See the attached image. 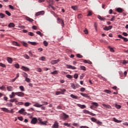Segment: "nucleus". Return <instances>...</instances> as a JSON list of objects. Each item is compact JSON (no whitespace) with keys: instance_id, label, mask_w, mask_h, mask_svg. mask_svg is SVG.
I'll list each match as a JSON object with an SVG mask.
<instances>
[{"instance_id":"a211bd4d","label":"nucleus","mask_w":128,"mask_h":128,"mask_svg":"<svg viewBox=\"0 0 128 128\" xmlns=\"http://www.w3.org/2000/svg\"><path fill=\"white\" fill-rule=\"evenodd\" d=\"M62 118L64 120H66V118H68V116L66 114H64L62 116Z\"/></svg>"},{"instance_id":"2f4dec72","label":"nucleus","mask_w":128,"mask_h":128,"mask_svg":"<svg viewBox=\"0 0 128 128\" xmlns=\"http://www.w3.org/2000/svg\"><path fill=\"white\" fill-rule=\"evenodd\" d=\"M12 44H14V46H20V44L18 43V42H13Z\"/></svg>"},{"instance_id":"7ed1b4c3","label":"nucleus","mask_w":128,"mask_h":128,"mask_svg":"<svg viewBox=\"0 0 128 128\" xmlns=\"http://www.w3.org/2000/svg\"><path fill=\"white\" fill-rule=\"evenodd\" d=\"M37 122L38 118H32V120L30 122V124H36Z\"/></svg>"},{"instance_id":"680f3d73","label":"nucleus","mask_w":128,"mask_h":128,"mask_svg":"<svg viewBox=\"0 0 128 128\" xmlns=\"http://www.w3.org/2000/svg\"><path fill=\"white\" fill-rule=\"evenodd\" d=\"M77 58H82V56L80 55V54H76Z\"/></svg>"},{"instance_id":"4c0bfd02","label":"nucleus","mask_w":128,"mask_h":128,"mask_svg":"<svg viewBox=\"0 0 128 128\" xmlns=\"http://www.w3.org/2000/svg\"><path fill=\"white\" fill-rule=\"evenodd\" d=\"M24 56L25 58H26V60H30V56L28 55L25 54L24 55Z\"/></svg>"},{"instance_id":"c756f323","label":"nucleus","mask_w":128,"mask_h":128,"mask_svg":"<svg viewBox=\"0 0 128 128\" xmlns=\"http://www.w3.org/2000/svg\"><path fill=\"white\" fill-rule=\"evenodd\" d=\"M70 96L72 98H74V100H78V96H76L72 94H70Z\"/></svg>"},{"instance_id":"09e8293b","label":"nucleus","mask_w":128,"mask_h":128,"mask_svg":"<svg viewBox=\"0 0 128 128\" xmlns=\"http://www.w3.org/2000/svg\"><path fill=\"white\" fill-rule=\"evenodd\" d=\"M108 48H110V52H114V48H111L110 46H108Z\"/></svg>"},{"instance_id":"7c9ffc66","label":"nucleus","mask_w":128,"mask_h":128,"mask_svg":"<svg viewBox=\"0 0 128 128\" xmlns=\"http://www.w3.org/2000/svg\"><path fill=\"white\" fill-rule=\"evenodd\" d=\"M19 88L22 92H24V86H20Z\"/></svg>"},{"instance_id":"f257e3e1","label":"nucleus","mask_w":128,"mask_h":128,"mask_svg":"<svg viewBox=\"0 0 128 128\" xmlns=\"http://www.w3.org/2000/svg\"><path fill=\"white\" fill-rule=\"evenodd\" d=\"M38 122L40 124H42L43 126H46V122H48L47 121H44L42 122V119L40 118H38L37 119Z\"/></svg>"},{"instance_id":"5fc2aeb1","label":"nucleus","mask_w":128,"mask_h":128,"mask_svg":"<svg viewBox=\"0 0 128 128\" xmlns=\"http://www.w3.org/2000/svg\"><path fill=\"white\" fill-rule=\"evenodd\" d=\"M64 94V92H56V94L57 96H58V94Z\"/></svg>"},{"instance_id":"e2e57ef3","label":"nucleus","mask_w":128,"mask_h":128,"mask_svg":"<svg viewBox=\"0 0 128 128\" xmlns=\"http://www.w3.org/2000/svg\"><path fill=\"white\" fill-rule=\"evenodd\" d=\"M14 66L16 68H20V64H15Z\"/></svg>"},{"instance_id":"aec40b11","label":"nucleus","mask_w":128,"mask_h":128,"mask_svg":"<svg viewBox=\"0 0 128 128\" xmlns=\"http://www.w3.org/2000/svg\"><path fill=\"white\" fill-rule=\"evenodd\" d=\"M98 18L99 20H103L104 22V20H106V18H102L100 16L98 15Z\"/></svg>"},{"instance_id":"1a4fd4ad","label":"nucleus","mask_w":128,"mask_h":128,"mask_svg":"<svg viewBox=\"0 0 128 128\" xmlns=\"http://www.w3.org/2000/svg\"><path fill=\"white\" fill-rule=\"evenodd\" d=\"M102 106L106 108L112 109V106H110L109 104H102Z\"/></svg>"},{"instance_id":"6ab92c4d","label":"nucleus","mask_w":128,"mask_h":128,"mask_svg":"<svg viewBox=\"0 0 128 128\" xmlns=\"http://www.w3.org/2000/svg\"><path fill=\"white\" fill-rule=\"evenodd\" d=\"M84 60V64H92V62H90V60Z\"/></svg>"},{"instance_id":"052dcab7","label":"nucleus","mask_w":128,"mask_h":128,"mask_svg":"<svg viewBox=\"0 0 128 128\" xmlns=\"http://www.w3.org/2000/svg\"><path fill=\"white\" fill-rule=\"evenodd\" d=\"M60 22H61L62 26V28H64V20H61Z\"/></svg>"},{"instance_id":"4be33fe9","label":"nucleus","mask_w":128,"mask_h":128,"mask_svg":"<svg viewBox=\"0 0 128 128\" xmlns=\"http://www.w3.org/2000/svg\"><path fill=\"white\" fill-rule=\"evenodd\" d=\"M80 94H81L82 96H84V98H90V96H88V94H86L80 93Z\"/></svg>"},{"instance_id":"dca6fc26","label":"nucleus","mask_w":128,"mask_h":128,"mask_svg":"<svg viewBox=\"0 0 128 128\" xmlns=\"http://www.w3.org/2000/svg\"><path fill=\"white\" fill-rule=\"evenodd\" d=\"M26 20H28V22H34V19L30 18V17L26 16Z\"/></svg>"},{"instance_id":"603ef678","label":"nucleus","mask_w":128,"mask_h":128,"mask_svg":"<svg viewBox=\"0 0 128 128\" xmlns=\"http://www.w3.org/2000/svg\"><path fill=\"white\" fill-rule=\"evenodd\" d=\"M28 36H34V33L32 32H28Z\"/></svg>"},{"instance_id":"412c9836","label":"nucleus","mask_w":128,"mask_h":128,"mask_svg":"<svg viewBox=\"0 0 128 128\" xmlns=\"http://www.w3.org/2000/svg\"><path fill=\"white\" fill-rule=\"evenodd\" d=\"M7 60L9 64H12V59L10 57L7 58Z\"/></svg>"},{"instance_id":"f704fd0d","label":"nucleus","mask_w":128,"mask_h":128,"mask_svg":"<svg viewBox=\"0 0 128 128\" xmlns=\"http://www.w3.org/2000/svg\"><path fill=\"white\" fill-rule=\"evenodd\" d=\"M80 70H86V66H81L80 67Z\"/></svg>"},{"instance_id":"4468645a","label":"nucleus","mask_w":128,"mask_h":128,"mask_svg":"<svg viewBox=\"0 0 128 128\" xmlns=\"http://www.w3.org/2000/svg\"><path fill=\"white\" fill-rule=\"evenodd\" d=\"M116 10L118 12H120V14H122V12H124V10L120 8H117Z\"/></svg>"},{"instance_id":"bf43d9fd","label":"nucleus","mask_w":128,"mask_h":128,"mask_svg":"<svg viewBox=\"0 0 128 128\" xmlns=\"http://www.w3.org/2000/svg\"><path fill=\"white\" fill-rule=\"evenodd\" d=\"M28 54H29V56L31 57H33L34 56V54H32V52L30 51L28 52Z\"/></svg>"},{"instance_id":"3c124183","label":"nucleus","mask_w":128,"mask_h":128,"mask_svg":"<svg viewBox=\"0 0 128 128\" xmlns=\"http://www.w3.org/2000/svg\"><path fill=\"white\" fill-rule=\"evenodd\" d=\"M36 70L38 72H42V68H36Z\"/></svg>"},{"instance_id":"2eb2a0df","label":"nucleus","mask_w":128,"mask_h":128,"mask_svg":"<svg viewBox=\"0 0 128 128\" xmlns=\"http://www.w3.org/2000/svg\"><path fill=\"white\" fill-rule=\"evenodd\" d=\"M16 96V92H12V94L10 95V98H14Z\"/></svg>"},{"instance_id":"f8f14e48","label":"nucleus","mask_w":128,"mask_h":128,"mask_svg":"<svg viewBox=\"0 0 128 128\" xmlns=\"http://www.w3.org/2000/svg\"><path fill=\"white\" fill-rule=\"evenodd\" d=\"M34 106H36V108H42V104H40L38 102H36Z\"/></svg>"},{"instance_id":"5701e85b","label":"nucleus","mask_w":128,"mask_h":128,"mask_svg":"<svg viewBox=\"0 0 128 128\" xmlns=\"http://www.w3.org/2000/svg\"><path fill=\"white\" fill-rule=\"evenodd\" d=\"M112 120H113V121L114 122H118V123L122 122L121 120H118V119L116 118H113Z\"/></svg>"},{"instance_id":"338daca9","label":"nucleus","mask_w":128,"mask_h":128,"mask_svg":"<svg viewBox=\"0 0 128 128\" xmlns=\"http://www.w3.org/2000/svg\"><path fill=\"white\" fill-rule=\"evenodd\" d=\"M0 66H2V68H6V64L2 63H0Z\"/></svg>"},{"instance_id":"0e129e2a","label":"nucleus","mask_w":128,"mask_h":128,"mask_svg":"<svg viewBox=\"0 0 128 128\" xmlns=\"http://www.w3.org/2000/svg\"><path fill=\"white\" fill-rule=\"evenodd\" d=\"M7 106H9V107L12 106V104L10 102H8L7 103Z\"/></svg>"},{"instance_id":"6e6552de","label":"nucleus","mask_w":128,"mask_h":128,"mask_svg":"<svg viewBox=\"0 0 128 128\" xmlns=\"http://www.w3.org/2000/svg\"><path fill=\"white\" fill-rule=\"evenodd\" d=\"M67 66V68H70L71 70H76V68L74 66H72V65H66Z\"/></svg>"},{"instance_id":"72a5a7b5","label":"nucleus","mask_w":128,"mask_h":128,"mask_svg":"<svg viewBox=\"0 0 128 128\" xmlns=\"http://www.w3.org/2000/svg\"><path fill=\"white\" fill-rule=\"evenodd\" d=\"M71 8L74 10H78V6H72Z\"/></svg>"},{"instance_id":"a878e982","label":"nucleus","mask_w":128,"mask_h":128,"mask_svg":"<svg viewBox=\"0 0 128 128\" xmlns=\"http://www.w3.org/2000/svg\"><path fill=\"white\" fill-rule=\"evenodd\" d=\"M78 106H79V108H86V106L85 105H82L80 104H78Z\"/></svg>"},{"instance_id":"e433bc0d","label":"nucleus","mask_w":128,"mask_h":128,"mask_svg":"<svg viewBox=\"0 0 128 128\" xmlns=\"http://www.w3.org/2000/svg\"><path fill=\"white\" fill-rule=\"evenodd\" d=\"M36 34H39V36H44V34H42V32H40V31H38L36 32Z\"/></svg>"},{"instance_id":"774afa93","label":"nucleus","mask_w":128,"mask_h":128,"mask_svg":"<svg viewBox=\"0 0 128 128\" xmlns=\"http://www.w3.org/2000/svg\"><path fill=\"white\" fill-rule=\"evenodd\" d=\"M104 30H109L108 27L107 26H106L104 28Z\"/></svg>"},{"instance_id":"de8ad7c7","label":"nucleus","mask_w":128,"mask_h":128,"mask_svg":"<svg viewBox=\"0 0 128 128\" xmlns=\"http://www.w3.org/2000/svg\"><path fill=\"white\" fill-rule=\"evenodd\" d=\"M10 102H16V98H14V99H11L10 100Z\"/></svg>"},{"instance_id":"37998d69","label":"nucleus","mask_w":128,"mask_h":128,"mask_svg":"<svg viewBox=\"0 0 128 128\" xmlns=\"http://www.w3.org/2000/svg\"><path fill=\"white\" fill-rule=\"evenodd\" d=\"M6 16V15L2 13L0 14V18H4Z\"/></svg>"},{"instance_id":"c9c22d12","label":"nucleus","mask_w":128,"mask_h":128,"mask_svg":"<svg viewBox=\"0 0 128 128\" xmlns=\"http://www.w3.org/2000/svg\"><path fill=\"white\" fill-rule=\"evenodd\" d=\"M40 60H42V62H44L46 60V58L44 56L40 57L39 58Z\"/></svg>"},{"instance_id":"a19ab883","label":"nucleus","mask_w":128,"mask_h":128,"mask_svg":"<svg viewBox=\"0 0 128 128\" xmlns=\"http://www.w3.org/2000/svg\"><path fill=\"white\" fill-rule=\"evenodd\" d=\"M5 14H6L7 16H12V14H10V12L8 11H5Z\"/></svg>"},{"instance_id":"49530a36","label":"nucleus","mask_w":128,"mask_h":128,"mask_svg":"<svg viewBox=\"0 0 128 128\" xmlns=\"http://www.w3.org/2000/svg\"><path fill=\"white\" fill-rule=\"evenodd\" d=\"M24 108H21L20 110L18 111L19 114H22V112H24Z\"/></svg>"},{"instance_id":"bb28decb","label":"nucleus","mask_w":128,"mask_h":128,"mask_svg":"<svg viewBox=\"0 0 128 128\" xmlns=\"http://www.w3.org/2000/svg\"><path fill=\"white\" fill-rule=\"evenodd\" d=\"M28 44H32V46H36V44H38V43H36V42H28Z\"/></svg>"},{"instance_id":"9b49d317","label":"nucleus","mask_w":128,"mask_h":128,"mask_svg":"<svg viewBox=\"0 0 128 128\" xmlns=\"http://www.w3.org/2000/svg\"><path fill=\"white\" fill-rule=\"evenodd\" d=\"M52 128H58V122H56L52 126Z\"/></svg>"},{"instance_id":"473e14b6","label":"nucleus","mask_w":128,"mask_h":128,"mask_svg":"<svg viewBox=\"0 0 128 128\" xmlns=\"http://www.w3.org/2000/svg\"><path fill=\"white\" fill-rule=\"evenodd\" d=\"M115 108H117L118 110H120L122 108V106H120V105L116 104L115 105Z\"/></svg>"},{"instance_id":"69168bd1","label":"nucleus","mask_w":128,"mask_h":128,"mask_svg":"<svg viewBox=\"0 0 128 128\" xmlns=\"http://www.w3.org/2000/svg\"><path fill=\"white\" fill-rule=\"evenodd\" d=\"M66 76L68 78H72V75L67 74V75Z\"/></svg>"},{"instance_id":"8fccbe9b","label":"nucleus","mask_w":128,"mask_h":128,"mask_svg":"<svg viewBox=\"0 0 128 128\" xmlns=\"http://www.w3.org/2000/svg\"><path fill=\"white\" fill-rule=\"evenodd\" d=\"M84 32L85 34H88V29H86V28L84 29Z\"/></svg>"},{"instance_id":"f3484780","label":"nucleus","mask_w":128,"mask_h":128,"mask_svg":"<svg viewBox=\"0 0 128 128\" xmlns=\"http://www.w3.org/2000/svg\"><path fill=\"white\" fill-rule=\"evenodd\" d=\"M1 110H3V112H10V110L6 108H1Z\"/></svg>"},{"instance_id":"13d9d810","label":"nucleus","mask_w":128,"mask_h":128,"mask_svg":"<svg viewBox=\"0 0 128 128\" xmlns=\"http://www.w3.org/2000/svg\"><path fill=\"white\" fill-rule=\"evenodd\" d=\"M22 44L24 46H26V48H28V43L24 42H22Z\"/></svg>"},{"instance_id":"a18cd8bd","label":"nucleus","mask_w":128,"mask_h":128,"mask_svg":"<svg viewBox=\"0 0 128 128\" xmlns=\"http://www.w3.org/2000/svg\"><path fill=\"white\" fill-rule=\"evenodd\" d=\"M104 92H106V94H110V92H110V90H104Z\"/></svg>"},{"instance_id":"0eeeda50","label":"nucleus","mask_w":128,"mask_h":128,"mask_svg":"<svg viewBox=\"0 0 128 128\" xmlns=\"http://www.w3.org/2000/svg\"><path fill=\"white\" fill-rule=\"evenodd\" d=\"M21 70H24V72H30V68L24 66H22L21 68Z\"/></svg>"},{"instance_id":"864d4df0","label":"nucleus","mask_w":128,"mask_h":128,"mask_svg":"<svg viewBox=\"0 0 128 128\" xmlns=\"http://www.w3.org/2000/svg\"><path fill=\"white\" fill-rule=\"evenodd\" d=\"M96 124H99L100 126H102V122L98 121V120H97V121L96 122Z\"/></svg>"},{"instance_id":"6e6d98bb","label":"nucleus","mask_w":128,"mask_h":128,"mask_svg":"<svg viewBox=\"0 0 128 128\" xmlns=\"http://www.w3.org/2000/svg\"><path fill=\"white\" fill-rule=\"evenodd\" d=\"M51 74H58V70H54L51 72Z\"/></svg>"},{"instance_id":"cd10ccee","label":"nucleus","mask_w":128,"mask_h":128,"mask_svg":"<svg viewBox=\"0 0 128 128\" xmlns=\"http://www.w3.org/2000/svg\"><path fill=\"white\" fill-rule=\"evenodd\" d=\"M31 105H32V103L29 102H25L24 104L25 106H31Z\"/></svg>"},{"instance_id":"b1692460","label":"nucleus","mask_w":128,"mask_h":128,"mask_svg":"<svg viewBox=\"0 0 128 128\" xmlns=\"http://www.w3.org/2000/svg\"><path fill=\"white\" fill-rule=\"evenodd\" d=\"M92 106H96V108H98V102H93L92 103Z\"/></svg>"},{"instance_id":"ddd939ff","label":"nucleus","mask_w":128,"mask_h":128,"mask_svg":"<svg viewBox=\"0 0 128 128\" xmlns=\"http://www.w3.org/2000/svg\"><path fill=\"white\" fill-rule=\"evenodd\" d=\"M44 14V11H41L36 13V16H40V14Z\"/></svg>"},{"instance_id":"f03ea898","label":"nucleus","mask_w":128,"mask_h":128,"mask_svg":"<svg viewBox=\"0 0 128 128\" xmlns=\"http://www.w3.org/2000/svg\"><path fill=\"white\" fill-rule=\"evenodd\" d=\"M83 112L84 114H90V116H96V114L92 112H90V111L88 110H83Z\"/></svg>"},{"instance_id":"ea45409f","label":"nucleus","mask_w":128,"mask_h":128,"mask_svg":"<svg viewBox=\"0 0 128 128\" xmlns=\"http://www.w3.org/2000/svg\"><path fill=\"white\" fill-rule=\"evenodd\" d=\"M71 88H73L74 90H76V85H74V84L72 83L71 84Z\"/></svg>"},{"instance_id":"20e7f679","label":"nucleus","mask_w":128,"mask_h":128,"mask_svg":"<svg viewBox=\"0 0 128 128\" xmlns=\"http://www.w3.org/2000/svg\"><path fill=\"white\" fill-rule=\"evenodd\" d=\"M16 96H20L21 98H24V93L22 92H16Z\"/></svg>"},{"instance_id":"c03bdc74","label":"nucleus","mask_w":128,"mask_h":128,"mask_svg":"<svg viewBox=\"0 0 128 128\" xmlns=\"http://www.w3.org/2000/svg\"><path fill=\"white\" fill-rule=\"evenodd\" d=\"M91 120L94 122H96V121L98 120L94 118H91Z\"/></svg>"},{"instance_id":"79ce46f5","label":"nucleus","mask_w":128,"mask_h":128,"mask_svg":"<svg viewBox=\"0 0 128 128\" xmlns=\"http://www.w3.org/2000/svg\"><path fill=\"white\" fill-rule=\"evenodd\" d=\"M63 124L64 126H68V128H69V126H70V124L67 122H64Z\"/></svg>"},{"instance_id":"9d476101","label":"nucleus","mask_w":128,"mask_h":128,"mask_svg":"<svg viewBox=\"0 0 128 128\" xmlns=\"http://www.w3.org/2000/svg\"><path fill=\"white\" fill-rule=\"evenodd\" d=\"M6 88H7V90H8V92H12V90H14V88H12V86H7Z\"/></svg>"},{"instance_id":"58836bf2","label":"nucleus","mask_w":128,"mask_h":128,"mask_svg":"<svg viewBox=\"0 0 128 128\" xmlns=\"http://www.w3.org/2000/svg\"><path fill=\"white\" fill-rule=\"evenodd\" d=\"M92 15V11H88V14H87V16H90Z\"/></svg>"},{"instance_id":"423d86ee","label":"nucleus","mask_w":128,"mask_h":128,"mask_svg":"<svg viewBox=\"0 0 128 128\" xmlns=\"http://www.w3.org/2000/svg\"><path fill=\"white\" fill-rule=\"evenodd\" d=\"M118 38H122V40H124V42H128V38H126L122 36V35H120V34H118Z\"/></svg>"},{"instance_id":"393cba45","label":"nucleus","mask_w":128,"mask_h":128,"mask_svg":"<svg viewBox=\"0 0 128 128\" xmlns=\"http://www.w3.org/2000/svg\"><path fill=\"white\" fill-rule=\"evenodd\" d=\"M8 26V28H14L15 25H14V24L11 22V23H10Z\"/></svg>"},{"instance_id":"c85d7f7f","label":"nucleus","mask_w":128,"mask_h":128,"mask_svg":"<svg viewBox=\"0 0 128 128\" xmlns=\"http://www.w3.org/2000/svg\"><path fill=\"white\" fill-rule=\"evenodd\" d=\"M22 76H24V78H26L28 76V74L26 73V72H22Z\"/></svg>"},{"instance_id":"39448f33","label":"nucleus","mask_w":128,"mask_h":128,"mask_svg":"<svg viewBox=\"0 0 128 128\" xmlns=\"http://www.w3.org/2000/svg\"><path fill=\"white\" fill-rule=\"evenodd\" d=\"M60 59H58L57 60H52L50 62L51 64H58V62H60Z\"/></svg>"},{"instance_id":"4d7b16f0","label":"nucleus","mask_w":128,"mask_h":128,"mask_svg":"<svg viewBox=\"0 0 128 128\" xmlns=\"http://www.w3.org/2000/svg\"><path fill=\"white\" fill-rule=\"evenodd\" d=\"M44 45L45 46H48V43L45 40L44 42Z\"/></svg>"}]
</instances>
